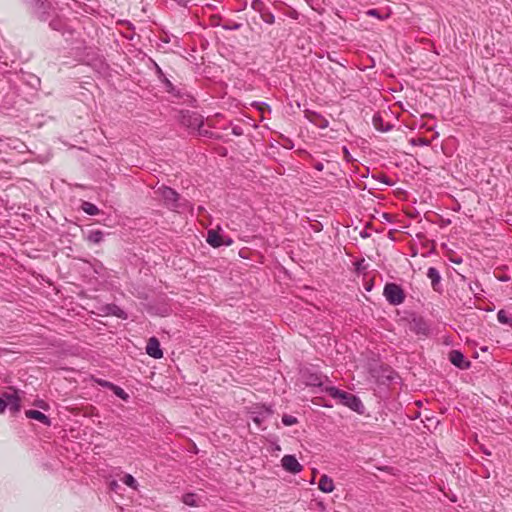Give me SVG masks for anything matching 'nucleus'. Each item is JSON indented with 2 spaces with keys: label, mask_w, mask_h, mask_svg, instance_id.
<instances>
[{
  "label": "nucleus",
  "mask_w": 512,
  "mask_h": 512,
  "mask_svg": "<svg viewBox=\"0 0 512 512\" xmlns=\"http://www.w3.org/2000/svg\"><path fill=\"white\" fill-rule=\"evenodd\" d=\"M325 392H327L332 398L339 400L340 403L349 407L353 411L361 413L363 410V404L361 400L355 395L339 390L334 386H326Z\"/></svg>",
  "instance_id": "obj_1"
},
{
  "label": "nucleus",
  "mask_w": 512,
  "mask_h": 512,
  "mask_svg": "<svg viewBox=\"0 0 512 512\" xmlns=\"http://www.w3.org/2000/svg\"><path fill=\"white\" fill-rule=\"evenodd\" d=\"M156 193L160 195L168 208L178 210L182 207V204L179 202V194L172 188L161 186L156 190Z\"/></svg>",
  "instance_id": "obj_2"
},
{
  "label": "nucleus",
  "mask_w": 512,
  "mask_h": 512,
  "mask_svg": "<svg viewBox=\"0 0 512 512\" xmlns=\"http://www.w3.org/2000/svg\"><path fill=\"white\" fill-rule=\"evenodd\" d=\"M383 295L392 305H400L405 300V294L402 288L395 283H387L384 286Z\"/></svg>",
  "instance_id": "obj_3"
},
{
  "label": "nucleus",
  "mask_w": 512,
  "mask_h": 512,
  "mask_svg": "<svg viewBox=\"0 0 512 512\" xmlns=\"http://www.w3.org/2000/svg\"><path fill=\"white\" fill-rule=\"evenodd\" d=\"M6 408L12 413H17L20 410V398L16 392L4 393L0 397V413H3Z\"/></svg>",
  "instance_id": "obj_4"
},
{
  "label": "nucleus",
  "mask_w": 512,
  "mask_h": 512,
  "mask_svg": "<svg viewBox=\"0 0 512 512\" xmlns=\"http://www.w3.org/2000/svg\"><path fill=\"white\" fill-rule=\"evenodd\" d=\"M282 467L292 473L297 474L302 471L303 466L298 462V460L293 455H285L281 459Z\"/></svg>",
  "instance_id": "obj_5"
},
{
  "label": "nucleus",
  "mask_w": 512,
  "mask_h": 512,
  "mask_svg": "<svg viewBox=\"0 0 512 512\" xmlns=\"http://www.w3.org/2000/svg\"><path fill=\"white\" fill-rule=\"evenodd\" d=\"M207 242L213 247H219L221 245L229 246L233 243L231 238H224L218 232L209 230L207 235Z\"/></svg>",
  "instance_id": "obj_6"
},
{
  "label": "nucleus",
  "mask_w": 512,
  "mask_h": 512,
  "mask_svg": "<svg viewBox=\"0 0 512 512\" xmlns=\"http://www.w3.org/2000/svg\"><path fill=\"white\" fill-rule=\"evenodd\" d=\"M181 121L182 124L194 130L199 129L203 124V120L200 115L196 113L189 114V112L182 115Z\"/></svg>",
  "instance_id": "obj_7"
},
{
  "label": "nucleus",
  "mask_w": 512,
  "mask_h": 512,
  "mask_svg": "<svg viewBox=\"0 0 512 512\" xmlns=\"http://www.w3.org/2000/svg\"><path fill=\"white\" fill-rule=\"evenodd\" d=\"M146 353L155 359H160L163 357V352L160 347V342L158 341L157 338L151 337L148 340V343L146 346Z\"/></svg>",
  "instance_id": "obj_8"
},
{
  "label": "nucleus",
  "mask_w": 512,
  "mask_h": 512,
  "mask_svg": "<svg viewBox=\"0 0 512 512\" xmlns=\"http://www.w3.org/2000/svg\"><path fill=\"white\" fill-rule=\"evenodd\" d=\"M449 360L453 365L460 369H467L470 366V362L467 361L464 355L458 350H452L449 353Z\"/></svg>",
  "instance_id": "obj_9"
},
{
  "label": "nucleus",
  "mask_w": 512,
  "mask_h": 512,
  "mask_svg": "<svg viewBox=\"0 0 512 512\" xmlns=\"http://www.w3.org/2000/svg\"><path fill=\"white\" fill-rule=\"evenodd\" d=\"M410 330L419 335H427L429 326L422 318H413L410 322Z\"/></svg>",
  "instance_id": "obj_10"
},
{
  "label": "nucleus",
  "mask_w": 512,
  "mask_h": 512,
  "mask_svg": "<svg viewBox=\"0 0 512 512\" xmlns=\"http://www.w3.org/2000/svg\"><path fill=\"white\" fill-rule=\"evenodd\" d=\"M25 415L27 418L39 421L46 426L51 425L50 419L44 413H42L38 410H27L25 412Z\"/></svg>",
  "instance_id": "obj_11"
},
{
  "label": "nucleus",
  "mask_w": 512,
  "mask_h": 512,
  "mask_svg": "<svg viewBox=\"0 0 512 512\" xmlns=\"http://www.w3.org/2000/svg\"><path fill=\"white\" fill-rule=\"evenodd\" d=\"M318 488L324 493H331L335 488L334 482L329 476L324 474L319 479Z\"/></svg>",
  "instance_id": "obj_12"
},
{
  "label": "nucleus",
  "mask_w": 512,
  "mask_h": 512,
  "mask_svg": "<svg viewBox=\"0 0 512 512\" xmlns=\"http://www.w3.org/2000/svg\"><path fill=\"white\" fill-rule=\"evenodd\" d=\"M427 277L431 280L432 288L435 291H439V284L441 281V276L438 270L434 267H430L427 271Z\"/></svg>",
  "instance_id": "obj_13"
},
{
  "label": "nucleus",
  "mask_w": 512,
  "mask_h": 512,
  "mask_svg": "<svg viewBox=\"0 0 512 512\" xmlns=\"http://www.w3.org/2000/svg\"><path fill=\"white\" fill-rule=\"evenodd\" d=\"M86 239L93 244H99L104 239V233L100 230H91L87 233Z\"/></svg>",
  "instance_id": "obj_14"
},
{
  "label": "nucleus",
  "mask_w": 512,
  "mask_h": 512,
  "mask_svg": "<svg viewBox=\"0 0 512 512\" xmlns=\"http://www.w3.org/2000/svg\"><path fill=\"white\" fill-rule=\"evenodd\" d=\"M306 384L309 386L319 387V388H321L322 391H325V387L327 386L322 381V378L318 375H311L307 379Z\"/></svg>",
  "instance_id": "obj_15"
},
{
  "label": "nucleus",
  "mask_w": 512,
  "mask_h": 512,
  "mask_svg": "<svg viewBox=\"0 0 512 512\" xmlns=\"http://www.w3.org/2000/svg\"><path fill=\"white\" fill-rule=\"evenodd\" d=\"M81 209L88 215H98L99 209L96 205L91 202L83 201L81 204Z\"/></svg>",
  "instance_id": "obj_16"
},
{
  "label": "nucleus",
  "mask_w": 512,
  "mask_h": 512,
  "mask_svg": "<svg viewBox=\"0 0 512 512\" xmlns=\"http://www.w3.org/2000/svg\"><path fill=\"white\" fill-rule=\"evenodd\" d=\"M106 310H107L108 314H111V315H114V316H117V317L123 318V319L127 318L126 313L117 305H114V304L108 305L106 307Z\"/></svg>",
  "instance_id": "obj_17"
},
{
  "label": "nucleus",
  "mask_w": 512,
  "mask_h": 512,
  "mask_svg": "<svg viewBox=\"0 0 512 512\" xmlns=\"http://www.w3.org/2000/svg\"><path fill=\"white\" fill-rule=\"evenodd\" d=\"M198 500L197 495L193 493H187L182 497L183 503L188 506H198Z\"/></svg>",
  "instance_id": "obj_18"
},
{
  "label": "nucleus",
  "mask_w": 512,
  "mask_h": 512,
  "mask_svg": "<svg viewBox=\"0 0 512 512\" xmlns=\"http://www.w3.org/2000/svg\"><path fill=\"white\" fill-rule=\"evenodd\" d=\"M497 319L502 324H507V325L512 326V318L509 316V314L505 310L498 311Z\"/></svg>",
  "instance_id": "obj_19"
},
{
  "label": "nucleus",
  "mask_w": 512,
  "mask_h": 512,
  "mask_svg": "<svg viewBox=\"0 0 512 512\" xmlns=\"http://www.w3.org/2000/svg\"><path fill=\"white\" fill-rule=\"evenodd\" d=\"M121 481H122L125 485H127V486H129V487H131V488H133V489H137L138 483H137L136 479H135L132 475H130V474H125V475L122 477Z\"/></svg>",
  "instance_id": "obj_20"
},
{
  "label": "nucleus",
  "mask_w": 512,
  "mask_h": 512,
  "mask_svg": "<svg viewBox=\"0 0 512 512\" xmlns=\"http://www.w3.org/2000/svg\"><path fill=\"white\" fill-rule=\"evenodd\" d=\"M111 390L114 392L116 396L123 400H127L129 397L128 394L119 386L114 385Z\"/></svg>",
  "instance_id": "obj_21"
},
{
  "label": "nucleus",
  "mask_w": 512,
  "mask_h": 512,
  "mask_svg": "<svg viewBox=\"0 0 512 512\" xmlns=\"http://www.w3.org/2000/svg\"><path fill=\"white\" fill-rule=\"evenodd\" d=\"M282 422L285 426H292L297 423V418L292 415H284Z\"/></svg>",
  "instance_id": "obj_22"
},
{
  "label": "nucleus",
  "mask_w": 512,
  "mask_h": 512,
  "mask_svg": "<svg viewBox=\"0 0 512 512\" xmlns=\"http://www.w3.org/2000/svg\"><path fill=\"white\" fill-rule=\"evenodd\" d=\"M261 18L264 22L268 23V24H273L274 21H275V17L272 13L270 12H263L261 14Z\"/></svg>",
  "instance_id": "obj_23"
},
{
  "label": "nucleus",
  "mask_w": 512,
  "mask_h": 512,
  "mask_svg": "<svg viewBox=\"0 0 512 512\" xmlns=\"http://www.w3.org/2000/svg\"><path fill=\"white\" fill-rule=\"evenodd\" d=\"M413 145H420V146H429L430 140H427L425 138H418V139H412Z\"/></svg>",
  "instance_id": "obj_24"
},
{
  "label": "nucleus",
  "mask_w": 512,
  "mask_h": 512,
  "mask_svg": "<svg viewBox=\"0 0 512 512\" xmlns=\"http://www.w3.org/2000/svg\"><path fill=\"white\" fill-rule=\"evenodd\" d=\"M373 122H374L375 127H376L378 130H381V131H387V130H389V129H390V126H389V125H388L387 127H385V128H384V127H380V126H378V122H380V118H379V117H376V116H375V117L373 118Z\"/></svg>",
  "instance_id": "obj_25"
},
{
  "label": "nucleus",
  "mask_w": 512,
  "mask_h": 512,
  "mask_svg": "<svg viewBox=\"0 0 512 512\" xmlns=\"http://www.w3.org/2000/svg\"><path fill=\"white\" fill-rule=\"evenodd\" d=\"M98 383L103 386V387H106V388H109V389H112L114 384L111 383V382H108L106 380H99Z\"/></svg>",
  "instance_id": "obj_26"
},
{
  "label": "nucleus",
  "mask_w": 512,
  "mask_h": 512,
  "mask_svg": "<svg viewBox=\"0 0 512 512\" xmlns=\"http://www.w3.org/2000/svg\"><path fill=\"white\" fill-rule=\"evenodd\" d=\"M263 3L260 0H255L252 2V8L255 10H260Z\"/></svg>",
  "instance_id": "obj_27"
},
{
  "label": "nucleus",
  "mask_w": 512,
  "mask_h": 512,
  "mask_svg": "<svg viewBox=\"0 0 512 512\" xmlns=\"http://www.w3.org/2000/svg\"><path fill=\"white\" fill-rule=\"evenodd\" d=\"M367 15L379 17L378 10H376V9H371V10L367 11Z\"/></svg>",
  "instance_id": "obj_28"
},
{
  "label": "nucleus",
  "mask_w": 512,
  "mask_h": 512,
  "mask_svg": "<svg viewBox=\"0 0 512 512\" xmlns=\"http://www.w3.org/2000/svg\"><path fill=\"white\" fill-rule=\"evenodd\" d=\"M382 182H384L385 184L390 185V186L393 184V182H392V181H390V180H389L387 177H385V176H383V177H382Z\"/></svg>",
  "instance_id": "obj_29"
},
{
  "label": "nucleus",
  "mask_w": 512,
  "mask_h": 512,
  "mask_svg": "<svg viewBox=\"0 0 512 512\" xmlns=\"http://www.w3.org/2000/svg\"><path fill=\"white\" fill-rule=\"evenodd\" d=\"M37 405H38L40 408H42V409H46V408H47V405H46V404H44V403H43V401L39 402Z\"/></svg>",
  "instance_id": "obj_30"
},
{
  "label": "nucleus",
  "mask_w": 512,
  "mask_h": 512,
  "mask_svg": "<svg viewBox=\"0 0 512 512\" xmlns=\"http://www.w3.org/2000/svg\"><path fill=\"white\" fill-rule=\"evenodd\" d=\"M321 128H325L328 126V122L326 120H323V122L319 125Z\"/></svg>",
  "instance_id": "obj_31"
},
{
  "label": "nucleus",
  "mask_w": 512,
  "mask_h": 512,
  "mask_svg": "<svg viewBox=\"0 0 512 512\" xmlns=\"http://www.w3.org/2000/svg\"><path fill=\"white\" fill-rule=\"evenodd\" d=\"M233 133L236 135H240L241 131L239 130V128L235 127V128H233Z\"/></svg>",
  "instance_id": "obj_32"
},
{
  "label": "nucleus",
  "mask_w": 512,
  "mask_h": 512,
  "mask_svg": "<svg viewBox=\"0 0 512 512\" xmlns=\"http://www.w3.org/2000/svg\"><path fill=\"white\" fill-rule=\"evenodd\" d=\"M316 168H317L318 170H322V169H323V165H322V164H318V165L316 166Z\"/></svg>",
  "instance_id": "obj_33"
},
{
  "label": "nucleus",
  "mask_w": 512,
  "mask_h": 512,
  "mask_svg": "<svg viewBox=\"0 0 512 512\" xmlns=\"http://www.w3.org/2000/svg\"><path fill=\"white\" fill-rule=\"evenodd\" d=\"M239 27H240V25H239V24H236V25H234V27H233V28H234V29H238Z\"/></svg>",
  "instance_id": "obj_34"
}]
</instances>
